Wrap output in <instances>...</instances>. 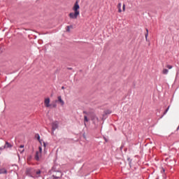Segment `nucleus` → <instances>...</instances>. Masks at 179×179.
Masks as SVG:
<instances>
[{
    "mask_svg": "<svg viewBox=\"0 0 179 179\" xmlns=\"http://www.w3.org/2000/svg\"><path fill=\"white\" fill-rule=\"evenodd\" d=\"M6 173H7V171H6L5 169H0V175H1V174H6Z\"/></svg>",
    "mask_w": 179,
    "mask_h": 179,
    "instance_id": "1a4fd4ad",
    "label": "nucleus"
},
{
    "mask_svg": "<svg viewBox=\"0 0 179 179\" xmlns=\"http://www.w3.org/2000/svg\"><path fill=\"white\" fill-rule=\"evenodd\" d=\"M118 6H119L120 8H121V3H118Z\"/></svg>",
    "mask_w": 179,
    "mask_h": 179,
    "instance_id": "6ab92c4d",
    "label": "nucleus"
},
{
    "mask_svg": "<svg viewBox=\"0 0 179 179\" xmlns=\"http://www.w3.org/2000/svg\"><path fill=\"white\" fill-rule=\"evenodd\" d=\"M41 157V152H36V157H35L36 160V161H39Z\"/></svg>",
    "mask_w": 179,
    "mask_h": 179,
    "instance_id": "39448f33",
    "label": "nucleus"
},
{
    "mask_svg": "<svg viewBox=\"0 0 179 179\" xmlns=\"http://www.w3.org/2000/svg\"><path fill=\"white\" fill-rule=\"evenodd\" d=\"M71 29H72V25L67 26L66 27V31H68V32L71 31Z\"/></svg>",
    "mask_w": 179,
    "mask_h": 179,
    "instance_id": "9d476101",
    "label": "nucleus"
},
{
    "mask_svg": "<svg viewBox=\"0 0 179 179\" xmlns=\"http://www.w3.org/2000/svg\"><path fill=\"white\" fill-rule=\"evenodd\" d=\"M110 113H111L110 112L106 113V114H110Z\"/></svg>",
    "mask_w": 179,
    "mask_h": 179,
    "instance_id": "b1692460",
    "label": "nucleus"
},
{
    "mask_svg": "<svg viewBox=\"0 0 179 179\" xmlns=\"http://www.w3.org/2000/svg\"><path fill=\"white\" fill-rule=\"evenodd\" d=\"M41 171H36V177H37V178L40 177V174H41Z\"/></svg>",
    "mask_w": 179,
    "mask_h": 179,
    "instance_id": "f8f14e48",
    "label": "nucleus"
},
{
    "mask_svg": "<svg viewBox=\"0 0 179 179\" xmlns=\"http://www.w3.org/2000/svg\"><path fill=\"white\" fill-rule=\"evenodd\" d=\"M169 71L167 69H163V75H166Z\"/></svg>",
    "mask_w": 179,
    "mask_h": 179,
    "instance_id": "4468645a",
    "label": "nucleus"
},
{
    "mask_svg": "<svg viewBox=\"0 0 179 179\" xmlns=\"http://www.w3.org/2000/svg\"><path fill=\"white\" fill-rule=\"evenodd\" d=\"M55 102L59 103V105H60L61 106H64V105H65V102L64 101V100L62 99V96H57V100L55 101Z\"/></svg>",
    "mask_w": 179,
    "mask_h": 179,
    "instance_id": "7ed1b4c3",
    "label": "nucleus"
},
{
    "mask_svg": "<svg viewBox=\"0 0 179 179\" xmlns=\"http://www.w3.org/2000/svg\"><path fill=\"white\" fill-rule=\"evenodd\" d=\"M62 89L64 90V89H65V87L63 86V87H62Z\"/></svg>",
    "mask_w": 179,
    "mask_h": 179,
    "instance_id": "5701e85b",
    "label": "nucleus"
},
{
    "mask_svg": "<svg viewBox=\"0 0 179 179\" xmlns=\"http://www.w3.org/2000/svg\"><path fill=\"white\" fill-rule=\"evenodd\" d=\"M167 111H169V107L167 108V109H166V110H164V115H166V113H167Z\"/></svg>",
    "mask_w": 179,
    "mask_h": 179,
    "instance_id": "f3484780",
    "label": "nucleus"
},
{
    "mask_svg": "<svg viewBox=\"0 0 179 179\" xmlns=\"http://www.w3.org/2000/svg\"><path fill=\"white\" fill-rule=\"evenodd\" d=\"M178 129H179V127H178Z\"/></svg>",
    "mask_w": 179,
    "mask_h": 179,
    "instance_id": "a878e982",
    "label": "nucleus"
},
{
    "mask_svg": "<svg viewBox=\"0 0 179 179\" xmlns=\"http://www.w3.org/2000/svg\"><path fill=\"white\" fill-rule=\"evenodd\" d=\"M121 12H122V10H121V8H119V13H121Z\"/></svg>",
    "mask_w": 179,
    "mask_h": 179,
    "instance_id": "412c9836",
    "label": "nucleus"
},
{
    "mask_svg": "<svg viewBox=\"0 0 179 179\" xmlns=\"http://www.w3.org/2000/svg\"><path fill=\"white\" fill-rule=\"evenodd\" d=\"M41 152H42V148H41V147H38V151H37V152L41 153Z\"/></svg>",
    "mask_w": 179,
    "mask_h": 179,
    "instance_id": "dca6fc26",
    "label": "nucleus"
},
{
    "mask_svg": "<svg viewBox=\"0 0 179 179\" xmlns=\"http://www.w3.org/2000/svg\"><path fill=\"white\" fill-rule=\"evenodd\" d=\"M57 122H53L52 123V131H55V130L57 129Z\"/></svg>",
    "mask_w": 179,
    "mask_h": 179,
    "instance_id": "20e7f679",
    "label": "nucleus"
},
{
    "mask_svg": "<svg viewBox=\"0 0 179 179\" xmlns=\"http://www.w3.org/2000/svg\"><path fill=\"white\" fill-rule=\"evenodd\" d=\"M80 8V6H79V2L76 1L73 7L74 13H70L69 14L70 19H78V17L80 15V11L79 10Z\"/></svg>",
    "mask_w": 179,
    "mask_h": 179,
    "instance_id": "f257e3e1",
    "label": "nucleus"
},
{
    "mask_svg": "<svg viewBox=\"0 0 179 179\" xmlns=\"http://www.w3.org/2000/svg\"><path fill=\"white\" fill-rule=\"evenodd\" d=\"M83 113H85V114H86V112H83Z\"/></svg>",
    "mask_w": 179,
    "mask_h": 179,
    "instance_id": "393cba45",
    "label": "nucleus"
},
{
    "mask_svg": "<svg viewBox=\"0 0 179 179\" xmlns=\"http://www.w3.org/2000/svg\"><path fill=\"white\" fill-rule=\"evenodd\" d=\"M43 146L45 148V143H43Z\"/></svg>",
    "mask_w": 179,
    "mask_h": 179,
    "instance_id": "aec40b11",
    "label": "nucleus"
},
{
    "mask_svg": "<svg viewBox=\"0 0 179 179\" xmlns=\"http://www.w3.org/2000/svg\"><path fill=\"white\" fill-rule=\"evenodd\" d=\"M36 138H37V140L38 141V142L41 143V140H40V135L36 134Z\"/></svg>",
    "mask_w": 179,
    "mask_h": 179,
    "instance_id": "ddd939ff",
    "label": "nucleus"
},
{
    "mask_svg": "<svg viewBox=\"0 0 179 179\" xmlns=\"http://www.w3.org/2000/svg\"><path fill=\"white\" fill-rule=\"evenodd\" d=\"M146 31H147V33L145 34V37L146 41H148V36L149 34V30L148 29H146Z\"/></svg>",
    "mask_w": 179,
    "mask_h": 179,
    "instance_id": "9b49d317",
    "label": "nucleus"
},
{
    "mask_svg": "<svg viewBox=\"0 0 179 179\" xmlns=\"http://www.w3.org/2000/svg\"><path fill=\"white\" fill-rule=\"evenodd\" d=\"M62 174L61 173H57V175H53V178L55 179H59L61 178Z\"/></svg>",
    "mask_w": 179,
    "mask_h": 179,
    "instance_id": "0eeeda50",
    "label": "nucleus"
},
{
    "mask_svg": "<svg viewBox=\"0 0 179 179\" xmlns=\"http://www.w3.org/2000/svg\"><path fill=\"white\" fill-rule=\"evenodd\" d=\"M44 107L45 108H56V104H53L52 106L50 104V98L48 97L44 99Z\"/></svg>",
    "mask_w": 179,
    "mask_h": 179,
    "instance_id": "f03ea898",
    "label": "nucleus"
},
{
    "mask_svg": "<svg viewBox=\"0 0 179 179\" xmlns=\"http://www.w3.org/2000/svg\"><path fill=\"white\" fill-rule=\"evenodd\" d=\"M88 122H89V120L87 119V116H85V123Z\"/></svg>",
    "mask_w": 179,
    "mask_h": 179,
    "instance_id": "2eb2a0df",
    "label": "nucleus"
},
{
    "mask_svg": "<svg viewBox=\"0 0 179 179\" xmlns=\"http://www.w3.org/2000/svg\"><path fill=\"white\" fill-rule=\"evenodd\" d=\"M167 68H173L171 66H168Z\"/></svg>",
    "mask_w": 179,
    "mask_h": 179,
    "instance_id": "4be33fe9",
    "label": "nucleus"
},
{
    "mask_svg": "<svg viewBox=\"0 0 179 179\" xmlns=\"http://www.w3.org/2000/svg\"><path fill=\"white\" fill-rule=\"evenodd\" d=\"M12 148V145L10 143H8V142H6V144L4 145L3 149Z\"/></svg>",
    "mask_w": 179,
    "mask_h": 179,
    "instance_id": "423d86ee",
    "label": "nucleus"
},
{
    "mask_svg": "<svg viewBox=\"0 0 179 179\" xmlns=\"http://www.w3.org/2000/svg\"><path fill=\"white\" fill-rule=\"evenodd\" d=\"M156 179H157V178H156Z\"/></svg>",
    "mask_w": 179,
    "mask_h": 179,
    "instance_id": "bb28decb",
    "label": "nucleus"
},
{
    "mask_svg": "<svg viewBox=\"0 0 179 179\" xmlns=\"http://www.w3.org/2000/svg\"><path fill=\"white\" fill-rule=\"evenodd\" d=\"M24 145H21L20 146H19V152L24 153Z\"/></svg>",
    "mask_w": 179,
    "mask_h": 179,
    "instance_id": "6e6552de",
    "label": "nucleus"
},
{
    "mask_svg": "<svg viewBox=\"0 0 179 179\" xmlns=\"http://www.w3.org/2000/svg\"><path fill=\"white\" fill-rule=\"evenodd\" d=\"M122 9L123 10H125V4H123Z\"/></svg>",
    "mask_w": 179,
    "mask_h": 179,
    "instance_id": "a211bd4d",
    "label": "nucleus"
}]
</instances>
